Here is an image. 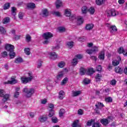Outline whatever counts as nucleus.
<instances>
[{"label":"nucleus","instance_id":"1","mask_svg":"<svg viewBox=\"0 0 127 127\" xmlns=\"http://www.w3.org/2000/svg\"><path fill=\"white\" fill-rule=\"evenodd\" d=\"M4 48L9 52V56L11 59L15 57V53H14V46L9 44H5L4 45Z\"/></svg>","mask_w":127,"mask_h":127},{"label":"nucleus","instance_id":"2","mask_svg":"<svg viewBox=\"0 0 127 127\" xmlns=\"http://www.w3.org/2000/svg\"><path fill=\"white\" fill-rule=\"evenodd\" d=\"M94 73H95V70H94V68L92 67L88 68L87 70L83 67H81L80 69V74L81 75V76L85 75L86 73V75L91 76V75H93Z\"/></svg>","mask_w":127,"mask_h":127},{"label":"nucleus","instance_id":"3","mask_svg":"<svg viewBox=\"0 0 127 127\" xmlns=\"http://www.w3.org/2000/svg\"><path fill=\"white\" fill-rule=\"evenodd\" d=\"M28 76V77L26 76H23L21 77V81L22 84H27L28 82H30L32 81V79H33V76H32V72H29Z\"/></svg>","mask_w":127,"mask_h":127},{"label":"nucleus","instance_id":"4","mask_svg":"<svg viewBox=\"0 0 127 127\" xmlns=\"http://www.w3.org/2000/svg\"><path fill=\"white\" fill-rule=\"evenodd\" d=\"M0 97L3 98L2 101L3 103H5L6 101L8 100L10 95L9 94H5V91L3 89H0Z\"/></svg>","mask_w":127,"mask_h":127},{"label":"nucleus","instance_id":"5","mask_svg":"<svg viewBox=\"0 0 127 127\" xmlns=\"http://www.w3.org/2000/svg\"><path fill=\"white\" fill-rule=\"evenodd\" d=\"M23 91L26 94L27 98H30V97L34 94V89L33 88H31L28 90L27 89V87H25Z\"/></svg>","mask_w":127,"mask_h":127},{"label":"nucleus","instance_id":"6","mask_svg":"<svg viewBox=\"0 0 127 127\" xmlns=\"http://www.w3.org/2000/svg\"><path fill=\"white\" fill-rule=\"evenodd\" d=\"M106 27H108L111 33L114 34V32L118 31V28L115 25H111L110 24H106Z\"/></svg>","mask_w":127,"mask_h":127},{"label":"nucleus","instance_id":"7","mask_svg":"<svg viewBox=\"0 0 127 127\" xmlns=\"http://www.w3.org/2000/svg\"><path fill=\"white\" fill-rule=\"evenodd\" d=\"M96 114H97V115H101L99 110H102V109L105 107V105H104V104L102 103L98 102L97 105H96Z\"/></svg>","mask_w":127,"mask_h":127},{"label":"nucleus","instance_id":"8","mask_svg":"<svg viewBox=\"0 0 127 127\" xmlns=\"http://www.w3.org/2000/svg\"><path fill=\"white\" fill-rule=\"evenodd\" d=\"M119 14V12H116L115 9L108 10L107 11V16H116Z\"/></svg>","mask_w":127,"mask_h":127},{"label":"nucleus","instance_id":"9","mask_svg":"<svg viewBox=\"0 0 127 127\" xmlns=\"http://www.w3.org/2000/svg\"><path fill=\"white\" fill-rule=\"evenodd\" d=\"M92 125V127H96V123L95 122V119H91L88 120L86 123V127H91V126Z\"/></svg>","mask_w":127,"mask_h":127},{"label":"nucleus","instance_id":"10","mask_svg":"<svg viewBox=\"0 0 127 127\" xmlns=\"http://www.w3.org/2000/svg\"><path fill=\"white\" fill-rule=\"evenodd\" d=\"M43 37L44 38V39H49V38L53 37V34L49 32H48L43 34Z\"/></svg>","mask_w":127,"mask_h":127},{"label":"nucleus","instance_id":"11","mask_svg":"<svg viewBox=\"0 0 127 127\" xmlns=\"http://www.w3.org/2000/svg\"><path fill=\"white\" fill-rule=\"evenodd\" d=\"M86 53H87V54H93V53L96 52V47L94 46L92 47L91 49H88L86 50Z\"/></svg>","mask_w":127,"mask_h":127},{"label":"nucleus","instance_id":"12","mask_svg":"<svg viewBox=\"0 0 127 127\" xmlns=\"http://www.w3.org/2000/svg\"><path fill=\"white\" fill-rule=\"evenodd\" d=\"M42 13L43 17H47L49 15V12L47 9H44L42 10Z\"/></svg>","mask_w":127,"mask_h":127},{"label":"nucleus","instance_id":"13","mask_svg":"<svg viewBox=\"0 0 127 127\" xmlns=\"http://www.w3.org/2000/svg\"><path fill=\"white\" fill-rule=\"evenodd\" d=\"M50 55V58L52 59L53 60H55V59H57V55L55 52H51L49 53Z\"/></svg>","mask_w":127,"mask_h":127},{"label":"nucleus","instance_id":"14","mask_svg":"<svg viewBox=\"0 0 127 127\" xmlns=\"http://www.w3.org/2000/svg\"><path fill=\"white\" fill-rule=\"evenodd\" d=\"M98 58L100 59V60H102V61L105 60V52L104 51H101L99 53Z\"/></svg>","mask_w":127,"mask_h":127},{"label":"nucleus","instance_id":"15","mask_svg":"<svg viewBox=\"0 0 127 127\" xmlns=\"http://www.w3.org/2000/svg\"><path fill=\"white\" fill-rule=\"evenodd\" d=\"M27 7L28 9H34L35 7V3H28L27 4Z\"/></svg>","mask_w":127,"mask_h":127},{"label":"nucleus","instance_id":"16","mask_svg":"<svg viewBox=\"0 0 127 127\" xmlns=\"http://www.w3.org/2000/svg\"><path fill=\"white\" fill-rule=\"evenodd\" d=\"M63 76H64V73H63V71L59 72L58 75L57 76V79L58 81H60V80L63 78Z\"/></svg>","mask_w":127,"mask_h":127},{"label":"nucleus","instance_id":"17","mask_svg":"<svg viewBox=\"0 0 127 127\" xmlns=\"http://www.w3.org/2000/svg\"><path fill=\"white\" fill-rule=\"evenodd\" d=\"M16 83H17V80H16L15 78L11 77V80H8L7 84L13 85L14 84H16Z\"/></svg>","mask_w":127,"mask_h":127},{"label":"nucleus","instance_id":"18","mask_svg":"<svg viewBox=\"0 0 127 127\" xmlns=\"http://www.w3.org/2000/svg\"><path fill=\"white\" fill-rule=\"evenodd\" d=\"M59 98L60 100H63L64 98V95H65V92H64V91L63 90H61L59 93Z\"/></svg>","mask_w":127,"mask_h":127},{"label":"nucleus","instance_id":"19","mask_svg":"<svg viewBox=\"0 0 127 127\" xmlns=\"http://www.w3.org/2000/svg\"><path fill=\"white\" fill-rule=\"evenodd\" d=\"M63 6V4H62V1L60 0H58L57 1H56V8L57 9L59 8L60 7H61V6Z\"/></svg>","mask_w":127,"mask_h":127},{"label":"nucleus","instance_id":"20","mask_svg":"<svg viewBox=\"0 0 127 127\" xmlns=\"http://www.w3.org/2000/svg\"><path fill=\"white\" fill-rule=\"evenodd\" d=\"M101 123L103 126H107V125H109V120L107 119H102L101 120Z\"/></svg>","mask_w":127,"mask_h":127},{"label":"nucleus","instance_id":"21","mask_svg":"<svg viewBox=\"0 0 127 127\" xmlns=\"http://www.w3.org/2000/svg\"><path fill=\"white\" fill-rule=\"evenodd\" d=\"M93 27H94V25L93 24H87L85 26V29L86 30H91L93 29Z\"/></svg>","mask_w":127,"mask_h":127},{"label":"nucleus","instance_id":"22","mask_svg":"<svg viewBox=\"0 0 127 127\" xmlns=\"http://www.w3.org/2000/svg\"><path fill=\"white\" fill-rule=\"evenodd\" d=\"M72 94L73 97H77V96H79V95H81V91L78 90L77 91H72Z\"/></svg>","mask_w":127,"mask_h":127},{"label":"nucleus","instance_id":"23","mask_svg":"<svg viewBox=\"0 0 127 127\" xmlns=\"http://www.w3.org/2000/svg\"><path fill=\"white\" fill-rule=\"evenodd\" d=\"M88 8L86 6H84L81 8V11L83 14H86L88 12Z\"/></svg>","mask_w":127,"mask_h":127},{"label":"nucleus","instance_id":"24","mask_svg":"<svg viewBox=\"0 0 127 127\" xmlns=\"http://www.w3.org/2000/svg\"><path fill=\"white\" fill-rule=\"evenodd\" d=\"M106 0H96V4L98 5H102L103 3H105Z\"/></svg>","mask_w":127,"mask_h":127},{"label":"nucleus","instance_id":"25","mask_svg":"<svg viewBox=\"0 0 127 127\" xmlns=\"http://www.w3.org/2000/svg\"><path fill=\"white\" fill-rule=\"evenodd\" d=\"M10 21V19L9 17H6L2 20V22L3 24H6V23H8Z\"/></svg>","mask_w":127,"mask_h":127},{"label":"nucleus","instance_id":"26","mask_svg":"<svg viewBox=\"0 0 127 127\" xmlns=\"http://www.w3.org/2000/svg\"><path fill=\"white\" fill-rule=\"evenodd\" d=\"M47 117L44 116H41L39 118V120L41 123H44V122H46L47 121Z\"/></svg>","mask_w":127,"mask_h":127},{"label":"nucleus","instance_id":"27","mask_svg":"<svg viewBox=\"0 0 127 127\" xmlns=\"http://www.w3.org/2000/svg\"><path fill=\"white\" fill-rule=\"evenodd\" d=\"M23 62V60L20 57L17 58L15 60V63H17V64H19V63H22Z\"/></svg>","mask_w":127,"mask_h":127},{"label":"nucleus","instance_id":"28","mask_svg":"<svg viewBox=\"0 0 127 127\" xmlns=\"http://www.w3.org/2000/svg\"><path fill=\"white\" fill-rule=\"evenodd\" d=\"M54 115H55V112L53 110H50L49 114L48 115L49 118H53Z\"/></svg>","mask_w":127,"mask_h":127},{"label":"nucleus","instance_id":"29","mask_svg":"<svg viewBox=\"0 0 127 127\" xmlns=\"http://www.w3.org/2000/svg\"><path fill=\"white\" fill-rule=\"evenodd\" d=\"M123 68L119 66L115 67V72H116V73H120L121 74L122 72H123Z\"/></svg>","mask_w":127,"mask_h":127},{"label":"nucleus","instance_id":"30","mask_svg":"<svg viewBox=\"0 0 127 127\" xmlns=\"http://www.w3.org/2000/svg\"><path fill=\"white\" fill-rule=\"evenodd\" d=\"M52 122L53 124H57L58 123V119L56 117H53L51 119Z\"/></svg>","mask_w":127,"mask_h":127},{"label":"nucleus","instance_id":"31","mask_svg":"<svg viewBox=\"0 0 127 127\" xmlns=\"http://www.w3.org/2000/svg\"><path fill=\"white\" fill-rule=\"evenodd\" d=\"M16 8L15 7H12L11 8V14L14 16L16 15Z\"/></svg>","mask_w":127,"mask_h":127},{"label":"nucleus","instance_id":"32","mask_svg":"<svg viewBox=\"0 0 127 127\" xmlns=\"http://www.w3.org/2000/svg\"><path fill=\"white\" fill-rule=\"evenodd\" d=\"M101 78H102V74L101 73L97 74L96 77V81L100 82L101 81Z\"/></svg>","mask_w":127,"mask_h":127},{"label":"nucleus","instance_id":"33","mask_svg":"<svg viewBox=\"0 0 127 127\" xmlns=\"http://www.w3.org/2000/svg\"><path fill=\"white\" fill-rule=\"evenodd\" d=\"M64 114H65V110L64 109H61L59 112L60 117L62 118Z\"/></svg>","mask_w":127,"mask_h":127},{"label":"nucleus","instance_id":"34","mask_svg":"<svg viewBox=\"0 0 127 127\" xmlns=\"http://www.w3.org/2000/svg\"><path fill=\"white\" fill-rule=\"evenodd\" d=\"M67 81H68V77H65L63 80L62 82H61V85H62V86L65 85V84H66Z\"/></svg>","mask_w":127,"mask_h":127},{"label":"nucleus","instance_id":"35","mask_svg":"<svg viewBox=\"0 0 127 127\" xmlns=\"http://www.w3.org/2000/svg\"><path fill=\"white\" fill-rule=\"evenodd\" d=\"M10 6V3L9 2H7L5 3L4 5L3 6V9L5 10L6 9H8Z\"/></svg>","mask_w":127,"mask_h":127},{"label":"nucleus","instance_id":"36","mask_svg":"<svg viewBox=\"0 0 127 127\" xmlns=\"http://www.w3.org/2000/svg\"><path fill=\"white\" fill-rule=\"evenodd\" d=\"M64 66H65V62L64 61H62L58 64V66L60 67V68H63Z\"/></svg>","mask_w":127,"mask_h":127},{"label":"nucleus","instance_id":"37","mask_svg":"<svg viewBox=\"0 0 127 127\" xmlns=\"http://www.w3.org/2000/svg\"><path fill=\"white\" fill-rule=\"evenodd\" d=\"M5 32H6V31H5V29L3 27L0 26V33L1 34H5Z\"/></svg>","mask_w":127,"mask_h":127},{"label":"nucleus","instance_id":"38","mask_svg":"<svg viewBox=\"0 0 127 127\" xmlns=\"http://www.w3.org/2000/svg\"><path fill=\"white\" fill-rule=\"evenodd\" d=\"M71 63H72V65H73V66H75V65L76 64H78V60L76 58H74L72 60Z\"/></svg>","mask_w":127,"mask_h":127},{"label":"nucleus","instance_id":"39","mask_svg":"<svg viewBox=\"0 0 127 127\" xmlns=\"http://www.w3.org/2000/svg\"><path fill=\"white\" fill-rule=\"evenodd\" d=\"M88 11H89L90 14H94L95 13V9H94V7H91Z\"/></svg>","mask_w":127,"mask_h":127},{"label":"nucleus","instance_id":"40","mask_svg":"<svg viewBox=\"0 0 127 127\" xmlns=\"http://www.w3.org/2000/svg\"><path fill=\"white\" fill-rule=\"evenodd\" d=\"M90 79L89 78H85L83 80V83L85 85H88V84H90Z\"/></svg>","mask_w":127,"mask_h":127},{"label":"nucleus","instance_id":"41","mask_svg":"<svg viewBox=\"0 0 127 127\" xmlns=\"http://www.w3.org/2000/svg\"><path fill=\"white\" fill-rule=\"evenodd\" d=\"M31 40V37H30V35L29 34L26 35V41L27 42H30Z\"/></svg>","mask_w":127,"mask_h":127},{"label":"nucleus","instance_id":"42","mask_svg":"<svg viewBox=\"0 0 127 127\" xmlns=\"http://www.w3.org/2000/svg\"><path fill=\"white\" fill-rule=\"evenodd\" d=\"M78 123H79V120H76L74 121L71 127H76L78 126Z\"/></svg>","mask_w":127,"mask_h":127},{"label":"nucleus","instance_id":"43","mask_svg":"<svg viewBox=\"0 0 127 127\" xmlns=\"http://www.w3.org/2000/svg\"><path fill=\"white\" fill-rule=\"evenodd\" d=\"M67 45L69 48H72L74 45V42H68L67 43Z\"/></svg>","mask_w":127,"mask_h":127},{"label":"nucleus","instance_id":"44","mask_svg":"<svg viewBox=\"0 0 127 127\" xmlns=\"http://www.w3.org/2000/svg\"><path fill=\"white\" fill-rule=\"evenodd\" d=\"M1 56L2 58H5L7 56V52L4 51L1 53Z\"/></svg>","mask_w":127,"mask_h":127},{"label":"nucleus","instance_id":"45","mask_svg":"<svg viewBox=\"0 0 127 127\" xmlns=\"http://www.w3.org/2000/svg\"><path fill=\"white\" fill-rule=\"evenodd\" d=\"M105 101L107 103H112L113 102V98L112 97H107L105 98Z\"/></svg>","mask_w":127,"mask_h":127},{"label":"nucleus","instance_id":"46","mask_svg":"<svg viewBox=\"0 0 127 127\" xmlns=\"http://www.w3.org/2000/svg\"><path fill=\"white\" fill-rule=\"evenodd\" d=\"M24 52L26 54V55H30V50H29V48H28L24 49Z\"/></svg>","mask_w":127,"mask_h":127},{"label":"nucleus","instance_id":"47","mask_svg":"<svg viewBox=\"0 0 127 127\" xmlns=\"http://www.w3.org/2000/svg\"><path fill=\"white\" fill-rule=\"evenodd\" d=\"M112 64H113V66H118V65L119 64H120V61L119 60L118 61H117V60L114 61L112 62Z\"/></svg>","mask_w":127,"mask_h":127},{"label":"nucleus","instance_id":"48","mask_svg":"<svg viewBox=\"0 0 127 127\" xmlns=\"http://www.w3.org/2000/svg\"><path fill=\"white\" fill-rule=\"evenodd\" d=\"M77 23L79 24H82L83 23V18L79 17L77 18Z\"/></svg>","mask_w":127,"mask_h":127},{"label":"nucleus","instance_id":"49","mask_svg":"<svg viewBox=\"0 0 127 127\" xmlns=\"http://www.w3.org/2000/svg\"><path fill=\"white\" fill-rule=\"evenodd\" d=\"M76 59H82L83 58V55L82 54H78L75 55V56Z\"/></svg>","mask_w":127,"mask_h":127},{"label":"nucleus","instance_id":"50","mask_svg":"<svg viewBox=\"0 0 127 127\" xmlns=\"http://www.w3.org/2000/svg\"><path fill=\"white\" fill-rule=\"evenodd\" d=\"M65 14L66 16H70L71 12L69 11L68 9H66L65 11Z\"/></svg>","mask_w":127,"mask_h":127},{"label":"nucleus","instance_id":"51","mask_svg":"<svg viewBox=\"0 0 127 127\" xmlns=\"http://www.w3.org/2000/svg\"><path fill=\"white\" fill-rule=\"evenodd\" d=\"M59 31H60V32H64V31H65V28L63 27H59L58 28Z\"/></svg>","mask_w":127,"mask_h":127},{"label":"nucleus","instance_id":"52","mask_svg":"<svg viewBox=\"0 0 127 127\" xmlns=\"http://www.w3.org/2000/svg\"><path fill=\"white\" fill-rule=\"evenodd\" d=\"M18 17L20 19H22V18H23V13L21 12H19Z\"/></svg>","mask_w":127,"mask_h":127},{"label":"nucleus","instance_id":"53","mask_svg":"<svg viewBox=\"0 0 127 127\" xmlns=\"http://www.w3.org/2000/svg\"><path fill=\"white\" fill-rule=\"evenodd\" d=\"M110 84L112 85V86H115V85L117 84V80L115 79L111 80Z\"/></svg>","mask_w":127,"mask_h":127},{"label":"nucleus","instance_id":"54","mask_svg":"<svg viewBox=\"0 0 127 127\" xmlns=\"http://www.w3.org/2000/svg\"><path fill=\"white\" fill-rule=\"evenodd\" d=\"M96 71H98V72H101V71H102V66L101 65H99L97 67Z\"/></svg>","mask_w":127,"mask_h":127},{"label":"nucleus","instance_id":"55","mask_svg":"<svg viewBox=\"0 0 127 127\" xmlns=\"http://www.w3.org/2000/svg\"><path fill=\"white\" fill-rule=\"evenodd\" d=\"M77 114L80 116H82V115H83V110L79 109L77 111Z\"/></svg>","mask_w":127,"mask_h":127},{"label":"nucleus","instance_id":"56","mask_svg":"<svg viewBox=\"0 0 127 127\" xmlns=\"http://www.w3.org/2000/svg\"><path fill=\"white\" fill-rule=\"evenodd\" d=\"M123 51H124V48H123V47L120 48L119 49V50H118V53H119L120 54L123 53Z\"/></svg>","mask_w":127,"mask_h":127},{"label":"nucleus","instance_id":"57","mask_svg":"<svg viewBox=\"0 0 127 127\" xmlns=\"http://www.w3.org/2000/svg\"><path fill=\"white\" fill-rule=\"evenodd\" d=\"M18 96H19V92L18 91H16V92L15 93V94L14 95V98H17L18 97Z\"/></svg>","mask_w":127,"mask_h":127},{"label":"nucleus","instance_id":"58","mask_svg":"<svg viewBox=\"0 0 127 127\" xmlns=\"http://www.w3.org/2000/svg\"><path fill=\"white\" fill-rule=\"evenodd\" d=\"M93 43H87V47H89V48H91V47H93Z\"/></svg>","mask_w":127,"mask_h":127},{"label":"nucleus","instance_id":"59","mask_svg":"<svg viewBox=\"0 0 127 127\" xmlns=\"http://www.w3.org/2000/svg\"><path fill=\"white\" fill-rule=\"evenodd\" d=\"M54 14H55L57 16H60V12H59L58 11L54 12Z\"/></svg>","mask_w":127,"mask_h":127},{"label":"nucleus","instance_id":"60","mask_svg":"<svg viewBox=\"0 0 127 127\" xmlns=\"http://www.w3.org/2000/svg\"><path fill=\"white\" fill-rule=\"evenodd\" d=\"M47 103V100L44 99L41 100V104H43V105H45Z\"/></svg>","mask_w":127,"mask_h":127},{"label":"nucleus","instance_id":"61","mask_svg":"<svg viewBox=\"0 0 127 127\" xmlns=\"http://www.w3.org/2000/svg\"><path fill=\"white\" fill-rule=\"evenodd\" d=\"M123 54L125 56H127V50H123V52H122Z\"/></svg>","mask_w":127,"mask_h":127},{"label":"nucleus","instance_id":"62","mask_svg":"<svg viewBox=\"0 0 127 127\" xmlns=\"http://www.w3.org/2000/svg\"><path fill=\"white\" fill-rule=\"evenodd\" d=\"M14 38L15 40H18L20 38V36L15 35Z\"/></svg>","mask_w":127,"mask_h":127},{"label":"nucleus","instance_id":"63","mask_svg":"<svg viewBox=\"0 0 127 127\" xmlns=\"http://www.w3.org/2000/svg\"><path fill=\"white\" fill-rule=\"evenodd\" d=\"M60 48V46L59 45H57L56 47H53V49L54 50V49H59Z\"/></svg>","mask_w":127,"mask_h":127},{"label":"nucleus","instance_id":"64","mask_svg":"<svg viewBox=\"0 0 127 127\" xmlns=\"http://www.w3.org/2000/svg\"><path fill=\"white\" fill-rule=\"evenodd\" d=\"M34 113L33 112H31L30 113V117H31V118H34Z\"/></svg>","mask_w":127,"mask_h":127}]
</instances>
